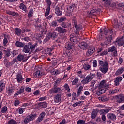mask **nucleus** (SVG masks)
Listing matches in <instances>:
<instances>
[{
	"mask_svg": "<svg viewBox=\"0 0 124 124\" xmlns=\"http://www.w3.org/2000/svg\"><path fill=\"white\" fill-rule=\"evenodd\" d=\"M99 66L100 71L104 74H105L109 69V62L107 61L99 60Z\"/></svg>",
	"mask_w": 124,
	"mask_h": 124,
	"instance_id": "obj_1",
	"label": "nucleus"
},
{
	"mask_svg": "<svg viewBox=\"0 0 124 124\" xmlns=\"http://www.w3.org/2000/svg\"><path fill=\"white\" fill-rule=\"evenodd\" d=\"M93 75H88L81 81V83H82L83 85H86V84H88V83L91 82V80L93 79Z\"/></svg>",
	"mask_w": 124,
	"mask_h": 124,
	"instance_id": "obj_2",
	"label": "nucleus"
},
{
	"mask_svg": "<svg viewBox=\"0 0 124 124\" xmlns=\"http://www.w3.org/2000/svg\"><path fill=\"white\" fill-rule=\"evenodd\" d=\"M36 118V114H30L26 117L24 119V124H28L30 123L31 121L34 120Z\"/></svg>",
	"mask_w": 124,
	"mask_h": 124,
	"instance_id": "obj_3",
	"label": "nucleus"
},
{
	"mask_svg": "<svg viewBox=\"0 0 124 124\" xmlns=\"http://www.w3.org/2000/svg\"><path fill=\"white\" fill-rule=\"evenodd\" d=\"M115 98L118 103H123L124 101V94H120L115 96Z\"/></svg>",
	"mask_w": 124,
	"mask_h": 124,
	"instance_id": "obj_4",
	"label": "nucleus"
},
{
	"mask_svg": "<svg viewBox=\"0 0 124 124\" xmlns=\"http://www.w3.org/2000/svg\"><path fill=\"white\" fill-rule=\"evenodd\" d=\"M123 38H124V37L117 38L115 42L116 45H118V46H123L124 44V40H123Z\"/></svg>",
	"mask_w": 124,
	"mask_h": 124,
	"instance_id": "obj_5",
	"label": "nucleus"
},
{
	"mask_svg": "<svg viewBox=\"0 0 124 124\" xmlns=\"http://www.w3.org/2000/svg\"><path fill=\"white\" fill-rule=\"evenodd\" d=\"M62 92V89L59 88H53L49 90V93L50 94L60 93Z\"/></svg>",
	"mask_w": 124,
	"mask_h": 124,
	"instance_id": "obj_6",
	"label": "nucleus"
},
{
	"mask_svg": "<svg viewBox=\"0 0 124 124\" xmlns=\"http://www.w3.org/2000/svg\"><path fill=\"white\" fill-rule=\"evenodd\" d=\"M54 31H57L59 33H62V34L66 32V29L64 28H62L61 26L55 28V29H54Z\"/></svg>",
	"mask_w": 124,
	"mask_h": 124,
	"instance_id": "obj_7",
	"label": "nucleus"
},
{
	"mask_svg": "<svg viewBox=\"0 0 124 124\" xmlns=\"http://www.w3.org/2000/svg\"><path fill=\"white\" fill-rule=\"evenodd\" d=\"M29 56L19 54L17 56V60L20 62H21V61H23V62H26V61H28V59H29Z\"/></svg>",
	"mask_w": 124,
	"mask_h": 124,
	"instance_id": "obj_8",
	"label": "nucleus"
},
{
	"mask_svg": "<svg viewBox=\"0 0 124 124\" xmlns=\"http://www.w3.org/2000/svg\"><path fill=\"white\" fill-rule=\"evenodd\" d=\"M107 90H108V88H99L97 92V94H98V95H101V94H102V93H105Z\"/></svg>",
	"mask_w": 124,
	"mask_h": 124,
	"instance_id": "obj_9",
	"label": "nucleus"
},
{
	"mask_svg": "<svg viewBox=\"0 0 124 124\" xmlns=\"http://www.w3.org/2000/svg\"><path fill=\"white\" fill-rule=\"evenodd\" d=\"M111 110V108H107L101 109L99 110L100 115H105V114H107V113H109Z\"/></svg>",
	"mask_w": 124,
	"mask_h": 124,
	"instance_id": "obj_10",
	"label": "nucleus"
},
{
	"mask_svg": "<svg viewBox=\"0 0 124 124\" xmlns=\"http://www.w3.org/2000/svg\"><path fill=\"white\" fill-rule=\"evenodd\" d=\"M24 89H25V86H22L20 88V89L15 93V97H17V96L19 95V94H21V93H24Z\"/></svg>",
	"mask_w": 124,
	"mask_h": 124,
	"instance_id": "obj_11",
	"label": "nucleus"
},
{
	"mask_svg": "<svg viewBox=\"0 0 124 124\" xmlns=\"http://www.w3.org/2000/svg\"><path fill=\"white\" fill-rule=\"evenodd\" d=\"M95 51V48L94 47H92L90 49H89L87 52H86V56L90 57L91 55H93Z\"/></svg>",
	"mask_w": 124,
	"mask_h": 124,
	"instance_id": "obj_12",
	"label": "nucleus"
},
{
	"mask_svg": "<svg viewBox=\"0 0 124 124\" xmlns=\"http://www.w3.org/2000/svg\"><path fill=\"white\" fill-rule=\"evenodd\" d=\"M16 79L18 82V83H20V84L24 81V78H23V76H22V74H18L16 76Z\"/></svg>",
	"mask_w": 124,
	"mask_h": 124,
	"instance_id": "obj_13",
	"label": "nucleus"
},
{
	"mask_svg": "<svg viewBox=\"0 0 124 124\" xmlns=\"http://www.w3.org/2000/svg\"><path fill=\"white\" fill-rule=\"evenodd\" d=\"M87 43L82 42L79 44V47L80 49H83V50H86L87 49Z\"/></svg>",
	"mask_w": 124,
	"mask_h": 124,
	"instance_id": "obj_14",
	"label": "nucleus"
},
{
	"mask_svg": "<svg viewBox=\"0 0 124 124\" xmlns=\"http://www.w3.org/2000/svg\"><path fill=\"white\" fill-rule=\"evenodd\" d=\"M124 72V67H120L115 72V75L118 76V75H121Z\"/></svg>",
	"mask_w": 124,
	"mask_h": 124,
	"instance_id": "obj_15",
	"label": "nucleus"
},
{
	"mask_svg": "<svg viewBox=\"0 0 124 124\" xmlns=\"http://www.w3.org/2000/svg\"><path fill=\"white\" fill-rule=\"evenodd\" d=\"M99 88H107L108 89V88H109V86L106 85V80H103L100 82V85L99 86Z\"/></svg>",
	"mask_w": 124,
	"mask_h": 124,
	"instance_id": "obj_16",
	"label": "nucleus"
},
{
	"mask_svg": "<svg viewBox=\"0 0 124 124\" xmlns=\"http://www.w3.org/2000/svg\"><path fill=\"white\" fill-rule=\"evenodd\" d=\"M70 40L71 42H74V43H76V42H77V38H76V36H75L74 34L70 35Z\"/></svg>",
	"mask_w": 124,
	"mask_h": 124,
	"instance_id": "obj_17",
	"label": "nucleus"
},
{
	"mask_svg": "<svg viewBox=\"0 0 124 124\" xmlns=\"http://www.w3.org/2000/svg\"><path fill=\"white\" fill-rule=\"evenodd\" d=\"M122 80H123L122 77H117L114 81L115 86H119V85H120V82H122Z\"/></svg>",
	"mask_w": 124,
	"mask_h": 124,
	"instance_id": "obj_18",
	"label": "nucleus"
},
{
	"mask_svg": "<svg viewBox=\"0 0 124 124\" xmlns=\"http://www.w3.org/2000/svg\"><path fill=\"white\" fill-rule=\"evenodd\" d=\"M43 73L41 71H37L34 73V76L35 77H37L39 78V77H41L42 75H43Z\"/></svg>",
	"mask_w": 124,
	"mask_h": 124,
	"instance_id": "obj_19",
	"label": "nucleus"
},
{
	"mask_svg": "<svg viewBox=\"0 0 124 124\" xmlns=\"http://www.w3.org/2000/svg\"><path fill=\"white\" fill-rule=\"evenodd\" d=\"M5 88V83L3 80L0 81V93H1Z\"/></svg>",
	"mask_w": 124,
	"mask_h": 124,
	"instance_id": "obj_20",
	"label": "nucleus"
},
{
	"mask_svg": "<svg viewBox=\"0 0 124 124\" xmlns=\"http://www.w3.org/2000/svg\"><path fill=\"white\" fill-rule=\"evenodd\" d=\"M75 27L76 31H75V33H76V34H78L79 33V31H80V30H82V25H77L75 24Z\"/></svg>",
	"mask_w": 124,
	"mask_h": 124,
	"instance_id": "obj_21",
	"label": "nucleus"
},
{
	"mask_svg": "<svg viewBox=\"0 0 124 124\" xmlns=\"http://www.w3.org/2000/svg\"><path fill=\"white\" fill-rule=\"evenodd\" d=\"M97 110L93 109L91 113V118L92 119H95V118H96V116H97Z\"/></svg>",
	"mask_w": 124,
	"mask_h": 124,
	"instance_id": "obj_22",
	"label": "nucleus"
},
{
	"mask_svg": "<svg viewBox=\"0 0 124 124\" xmlns=\"http://www.w3.org/2000/svg\"><path fill=\"white\" fill-rule=\"evenodd\" d=\"M107 118L110 120H115L116 119V115L114 113H108L107 114Z\"/></svg>",
	"mask_w": 124,
	"mask_h": 124,
	"instance_id": "obj_23",
	"label": "nucleus"
},
{
	"mask_svg": "<svg viewBox=\"0 0 124 124\" xmlns=\"http://www.w3.org/2000/svg\"><path fill=\"white\" fill-rule=\"evenodd\" d=\"M48 36L49 38V39L51 38L55 39L56 38V36H57V34L56 33V32H53L52 33H49L48 34Z\"/></svg>",
	"mask_w": 124,
	"mask_h": 124,
	"instance_id": "obj_24",
	"label": "nucleus"
},
{
	"mask_svg": "<svg viewBox=\"0 0 124 124\" xmlns=\"http://www.w3.org/2000/svg\"><path fill=\"white\" fill-rule=\"evenodd\" d=\"M73 9H74L73 6L72 5L70 6V7L69 8L67 11V15L68 16H70V15H71V13L73 12Z\"/></svg>",
	"mask_w": 124,
	"mask_h": 124,
	"instance_id": "obj_25",
	"label": "nucleus"
},
{
	"mask_svg": "<svg viewBox=\"0 0 124 124\" xmlns=\"http://www.w3.org/2000/svg\"><path fill=\"white\" fill-rule=\"evenodd\" d=\"M74 46L73 44L72 43H67L65 46V48L67 49L68 50H71V49L73 48Z\"/></svg>",
	"mask_w": 124,
	"mask_h": 124,
	"instance_id": "obj_26",
	"label": "nucleus"
},
{
	"mask_svg": "<svg viewBox=\"0 0 124 124\" xmlns=\"http://www.w3.org/2000/svg\"><path fill=\"white\" fill-rule=\"evenodd\" d=\"M61 96L59 94H57L55 96L54 98V101L56 103H59V102L61 101Z\"/></svg>",
	"mask_w": 124,
	"mask_h": 124,
	"instance_id": "obj_27",
	"label": "nucleus"
},
{
	"mask_svg": "<svg viewBox=\"0 0 124 124\" xmlns=\"http://www.w3.org/2000/svg\"><path fill=\"white\" fill-rule=\"evenodd\" d=\"M30 48L29 47V46L26 45L24 46L23 48V52H24V53H26V54H28V53L30 52Z\"/></svg>",
	"mask_w": 124,
	"mask_h": 124,
	"instance_id": "obj_28",
	"label": "nucleus"
},
{
	"mask_svg": "<svg viewBox=\"0 0 124 124\" xmlns=\"http://www.w3.org/2000/svg\"><path fill=\"white\" fill-rule=\"evenodd\" d=\"M117 93H119V89H111L109 91V94H115Z\"/></svg>",
	"mask_w": 124,
	"mask_h": 124,
	"instance_id": "obj_29",
	"label": "nucleus"
},
{
	"mask_svg": "<svg viewBox=\"0 0 124 124\" xmlns=\"http://www.w3.org/2000/svg\"><path fill=\"white\" fill-rule=\"evenodd\" d=\"M83 101H80L79 102H77L76 103H75L74 104H73L72 105L73 107H76V106H81V105H83Z\"/></svg>",
	"mask_w": 124,
	"mask_h": 124,
	"instance_id": "obj_30",
	"label": "nucleus"
},
{
	"mask_svg": "<svg viewBox=\"0 0 124 124\" xmlns=\"http://www.w3.org/2000/svg\"><path fill=\"white\" fill-rule=\"evenodd\" d=\"M55 13L58 16H61L62 14V12L60 10V8L59 7H56L55 8Z\"/></svg>",
	"mask_w": 124,
	"mask_h": 124,
	"instance_id": "obj_31",
	"label": "nucleus"
},
{
	"mask_svg": "<svg viewBox=\"0 0 124 124\" xmlns=\"http://www.w3.org/2000/svg\"><path fill=\"white\" fill-rule=\"evenodd\" d=\"M15 32L17 35L20 36L21 35L22 30H21L20 28H16L15 30Z\"/></svg>",
	"mask_w": 124,
	"mask_h": 124,
	"instance_id": "obj_32",
	"label": "nucleus"
},
{
	"mask_svg": "<svg viewBox=\"0 0 124 124\" xmlns=\"http://www.w3.org/2000/svg\"><path fill=\"white\" fill-rule=\"evenodd\" d=\"M84 87L80 86L78 89V93H77V96H80V94L82 93V90H83Z\"/></svg>",
	"mask_w": 124,
	"mask_h": 124,
	"instance_id": "obj_33",
	"label": "nucleus"
},
{
	"mask_svg": "<svg viewBox=\"0 0 124 124\" xmlns=\"http://www.w3.org/2000/svg\"><path fill=\"white\" fill-rule=\"evenodd\" d=\"M19 8H20V9L23 10V11H27V7L23 3H20V4L19 5Z\"/></svg>",
	"mask_w": 124,
	"mask_h": 124,
	"instance_id": "obj_34",
	"label": "nucleus"
},
{
	"mask_svg": "<svg viewBox=\"0 0 124 124\" xmlns=\"http://www.w3.org/2000/svg\"><path fill=\"white\" fill-rule=\"evenodd\" d=\"M13 92V89H12V88H7L6 89V92L8 94V95H11Z\"/></svg>",
	"mask_w": 124,
	"mask_h": 124,
	"instance_id": "obj_35",
	"label": "nucleus"
},
{
	"mask_svg": "<svg viewBox=\"0 0 124 124\" xmlns=\"http://www.w3.org/2000/svg\"><path fill=\"white\" fill-rule=\"evenodd\" d=\"M16 47H24V43L20 42V41H16Z\"/></svg>",
	"mask_w": 124,
	"mask_h": 124,
	"instance_id": "obj_36",
	"label": "nucleus"
},
{
	"mask_svg": "<svg viewBox=\"0 0 124 124\" xmlns=\"http://www.w3.org/2000/svg\"><path fill=\"white\" fill-rule=\"evenodd\" d=\"M99 100H101V101H108V98L106 96H102L101 97H99L98 98Z\"/></svg>",
	"mask_w": 124,
	"mask_h": 124,
	"instance_id": "obj_37",
	"label": "nucleus"
},
{
	"mask_svg": "<svg viewBox=\"0 0 124 124\" xmlns=\"http://www.w3.org/2000/svg\"><path fill=\"white\" fill-rule=\"evenodd\" d=\"M7 107L4 106L1 109V113L2 114H5V113H7V110H8Z\"/></svg>",
	"mask_w": 124,
	"mask_h": 124,
	"instance_id": "obj_38",
	"label": "nucleus"
},
{
	"mask_svg": "<svg viewBox=\"0 0 124 124\" xmlns=\"http://www.w3.org/2000/svg\"><path fill=\"white\" fill-rule=\"evenodd\" d=\"M113 25L114 26V28L115 29H118L120 27V25L118 23V20L117 19H114L113 21Z\"/></svg>",
	"mask_w": 124,
	"mask_h": 124,
	"instance_id": "obj_39",
	"label": "nucleus"
},
{
	"mask_svg": "<svg viewBox=\"0 0 124 124\" xmlns=\"http://www.w3.org/2000/svg\"><path fill=\"white\" fill-rule=\"evenodd\" d=\"M107 42L105 43V44H109L111 43V40L113 39L111 35H110L108 37H107Z\"/></svg>",
	"mask_w": 124,
	"mask_h": 124,
	"instance_id": "obj_40",
	"label": "nucleus"
},
{
	"mask_svg": "<svg viewBox=\"0 0 124 124\" xmlns=\"http://www.w3.org/2000/svg\"><path fill=\"white\" fill-rule=\"evenodd\" d=\"M79 82V78H75L72 82V85H77Z\"/></svg>",
	"mask_w": 124,
	"mask_h": 124,
	"instance_id": "obj_41",
	"label": "nucleus"
},
{
	"mask_svg": "<svg viewBox=\"0 0 124 124\" xmlns=\"http://www.w3.org/2000/svg\"><path fill=\"white\" fill-rule=\"evenodd\" d=\"M99 32L100 33H101V32H104L105 34H106L108 32V30H107L106 28H101L100 29Z\"/></svg>",
	"mask_w": 124,
	"mask_h": 124,
	"instance_id": "obj_42",
	"label": "nucleus"
},
{
	"mask_svg": "<svg viewBox=\"0 0 124 124\" xmlns=\"http://www.w3.org/2000/svg\"><path fill=\"white\" fill-rule=\"evenodd\" d=\"M24 111H25V108H20L17 109V112H18L19 114H23Z\"/></svg>",
	"mask_w": 124,
	"mask_h": 124,
	"instance_id": "obj_43",
	"label": "nucleus"
},
{
	"mask_svg": "<svg viewBox=\"0 0 124 124\" xmlns=\"http://www.w3.org/2000/svg\"><path fill=\"white\" fill-rule=\"evenodd\" d=\"M32 14H33V9L31 8L28 13V17H32Z\"/></svg>",
	"mask_w": 124,
	"mask_h": 124,
	"instance_id": "obj_44",
	"label": "nucleus"
},
{
	"mask_svg": "<svg viewBox=\"0 0 124 124\" xmlns=\"http://www.w3.org/2000/svg\"><path fill=\"white\" fill-rule=\"evenodd\" d=\"M96 13V9H93L90 11V12H88V14H89V15H95V14Z\"/></svg>",
	"mask_w": 124,
	"mask_h": 124,
	"instance_id": "obj_45",
	"label": "nucleus"
},
{
	"mask_svg": "<svg viewBox=\"0 0 124 124\" xmlns=\"http://www.w3.org/2000/svg\"><path fill=\"white\" fill-rule=\"evenodd\" d=\"M103 0V1H106L105 3L107 6H110V5H111V0Z\"/></svg>",
	"mask_w": 124,
	"mask_h": 124,
	"instance_id": "obj_46",
	"label": "nucleus"
},
{
	"mask_svg": "<svg viewBox=\"0 0 124 124\" xmlns=\"http://www.w3.org/2000/svg\"><path fill=\"white\" fill-rule=\"evenodd\" d=\"M116 46H112L109 48H108V51L109 52H114V51H116Z\"/></svg>",
	"mask_w": 124,
	"mask_h": 124,
	"instance_id": "obj_47",
	"label": "nucleus"
},
{
	"mask_svg": "<svg viewBox=\"0 0 124 124\" xmlns=\"http://www.w3.org/2000/svg\"><path fill=\"white\" fill-rule=\"evenodd\" d=\"M83 68L85 70H89L91 68V66L88 64H85L83 65Z\"/></svg>",
	"mask_w": 124,
	"mask_h": 124,
	"instance_id": "obj_48",
	"label": "nucleus"
},
{
	"mask_svg": "<svg viewBox=\"0 0 124 124\" xmlns=\"http://www.w3.org/2000/svg\"><path fill=\"white\" fill-rule=\"evenodd\" d=\"M7 13L10 15H13V16H18V14L14 12L8 11Z\"/></svg>",
	"mask_w": 124,
	"mask_h": 124,
	"instance_id": "obj_49",
	"label": "nucleus"
},
{
	"mask_svg": "<svg viewBox=\"0 0 124 124\" xmlns=\"http://www.w3.org/2000/svg\"><path fill=\"white\" fill-rule=\"evenodd\" d=\"M50 13V7H48L46 11L45 16L46 17H47Z\"/></svg>",
	"mask_w": 124,
	"mask_h": 124,
	"instance_id": "obj_50",
	"label": "nucleus"
},
{
	"mask_svg": "<svg viewBox=\"0 0 124 124\" xmlns=\"http://www.w3.org/2000/svg\"><path fill=\"white\" fill-rule=\"evenodd\" d=\"M66 17H61L60 18H59V19H58V22H59V23H62V22H63V21H66Z\"/></svg>",
	"mask_w": 124,
	"mask_h": 124,
	"instance_id": "obj_51",
	"label": "nucleus"
},
{
	"mask_svg": "<svg viewBox=\"0 0 124 124\" xmlns=\"http://www.w3.org/2000/svg\"><path fill=\"white\" fill-rule=\"evenodd\" d=\"M8 124H18L16 121L13 119L10 120L8 122Z\"/></svg>",
	"mask_w": 124,
	"mask_h": 124,
	"instance_id": "obj_52",
	"label": "nucleus"
},
{
	"mask_svg": "<svg viewBox=\"0 0 124 124\" xmlns=\"http://www.w3.org/2000/svg\"><path fill=\"white\" fill-rule=\"evenodd\" d=\"M51 25L52 27H57L58 22H57L56 21H53L51 23Z\"/></svg>",
	"mask_w": 124,
	"mask_h": 124,
	"instance_id": "obj_53",
	"label": "nucleus"
},
{
	"mask_svg": "<svg viewBox=\"0 0 124 124\" xmlns=\"http://www.w3.org/2000/svg\"><path fill=\"white\" fill-rule=\"evenodd\" d=\"M19 104H20V101H19V100H16L14 101V106H18Z\"/></svg>",
	"mask_w": 124,
	"mask_h": 124,
	"instance_id": "obj_54",
	"label": "nucleus"
},
{
	"mask_svg": "<svg viewBox=\"0 0 124 124\" xmlns=\"http://www.w3.org/2000/svg\"><path fill=\"white\" fill-rule=\"evenodd\" d=\"M86 122L84 120H80L77 122V124H85Z\"/></svg>",
	"mask_w": 124,
	"mask_h": 124,
	"instance_id": "obj_55",
	"label": "nucleus"
},
{
	"mask_svg": "<svg viewBox=\"0 0 124 124\" xmlns=\"http://www.w3.org/2000/svg\"><path fill=\"white\" fill-rule=\"evenodd\" d=\"M29 44H30V49L31 50V52H32V51L33 50H34V49H35V46H33L32 45H31V43H29Z\"/></svg>",
	"mask_w": 124,
	"mask_h": 124,
	"instance_id": "obj_56",
	"label": "nucleus"
},
{
	"mask_svg": "<svg viewBox=\"0 0 124 124\" xmlns=\"http://www.w3.org/2000/svg\"><path fill=\"white\" fill-rule=\"evenodd\" d=\"M64 88L65 90H67L68 92H70V89H69V86H68V84H65L64 85Z\"/></svg>",
	"mask_w": 124,
	"mask_h": 124,
	"instance_id": "obj_57",
	"label": "nucleus"
},
{
	"mask_svg": "<svg viewBox=\"0 0 124 124\" xmlns=\"http://www.w3.org/2000/svg\"><path fill=\"white\" fill-rule=\"evenodd\" d=\"M77 75L78 77H80V78H83V75H82V71H79L77 73Z\"/></svg>",
	"mask_w": 124,
	"mask_h": 124,
	"instance_id": "obj_58",
	"label": "nucleus"
},
{
	"mask_svg": "<svg viewBox=\"0 0 124 124\" xmlns=\"http://www.w3.org/2000/svg\"><path fill=\"white\" fill-rule=\"evenodd\" d=\"M93 67H96L97 66V61L95 60L93 61Z\"/></svg>",
	"mask_w": 124,
	"mask_h": 124,
	"instance_id": "obj_59",
	"label": "nucleus"
},
{
	"mask_svg": "<svg viewBox=\"0 0 124 124\" xmlns=\"http://www.w3.org/2000/svg\"><path fill=\"white\" fill-rule=\"evenodd\" d=\"M8 42V40H7V38H6V37H5L3 39V43L4 45V46H5V45H6V44H7V43Z\"/></svg>",
	"mask_w": 124,
	"mask_h": 124,
	"instance_id": "obj_60",
	"label": "nucleus"
},
{
	"mask_svg": "<svg viewBox=\"0 0 124 124\" xmlns=\"http://www.w3.org/2000/svg\"><path fill=\"white\" fill-rule=\"evenodd\" d=\"M46 3H47V5L48 7H50V5L52 4V2H51V0H46Z\"/></svg>",
	"mask_w": 124,
	"mask_h": 124,
	"instance_id": "obj_61",
	"label": "nucleus"
},
{
	"mask_svg": "<svg viewBox=\"0 0 124 124\" xmlns=\"http://www.w3.org/2000/svg\"><path fill=\"white\" fill-rule=\"evenodd\" d=\"M101 116V118L103 122H105L106 121V116H105V114H100Z\"/></svg>",
	"mask_w": 124,
	"mask_h": 124,
	"instance_id": "obj_62",
	"label": "nucleus"
},
{
	"mask_svg": "<svg viewBox=\"0 0 124 124\" xmlns=\"http://www.w3.org/2000/svg\"><path fill=\"white\" fill-rule=\"evenodd\" d=\"M17 54V51L16 50H14L11 52L12 57H15Z\"/></svg>",
	"mask_w": 124,
	"mask_h": 124,
	"instance_id": "obj_63",
	"label": "nucleus"
},
{
	"mask_svg": "<svg viewBox=\"0 0 124 124\" xmlns=\"http://www.w3.org/2000/svg\"><path fill=\"white\" fill-rule=\"evenodd\" d=\"M40 104L42 107H43V108L47 107V103H46V102L41 103Z\"/></svg>",
	"mask_w": 124,
	"mask_h": 124,
	"instance_id": "obj_64",
	"label": "nucleus"
}]
</instances>
